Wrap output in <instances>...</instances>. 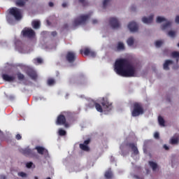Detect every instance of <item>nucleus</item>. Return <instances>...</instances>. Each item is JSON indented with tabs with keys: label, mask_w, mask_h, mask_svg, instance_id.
Listing matches in <instances>:
<instances>
[{
	"label": "nucleus",
	"mask_w": 179,
	"mask_h": 179,
	"mask_svg": "<svg viewBox=\"0 0 179 179\" xmlns=\"http://www.w3.org/2000/svg\"><path fill=\"white\" fill-rule=\"evenodd\" d=\"M115 71L120 76L132 78L136 73V68L128 59H120L115 63Z\"/></svg>",
	"instance_id": "nucleus-1"
},
{
	"label": "nucleus",
	"mask_w": 179,
	"mask_h": 179,
	"mask_svg": "<svg viewBox=\"0 0 179 179\" xmlns=\"http://www.w3.org/2000/svg\"><path fill=\"white\" fill-rule=\"evenodd\" d=\"M94 106L96 111H98L99 113H103V109L104 110V111H111V110H113V105L110 103L108 101H106L104 99L101 102V105L98 103H95Z\"/></svg>",
	"instance_id": "nucleus-2"
},
{
	"label": "nucleus",
	"mask_w": 179,
	"mask_h": 179,
	"mask_svg": "<svg viewBox=\"0 0 179 179\" xmlns=\"http://www.w3.org/2000/svg\"><path fill=\"white\" fill-rule=\"evenodd\" d=\"M143 107L142 104L136 102L133 104V110L131 111L132 117H139V115H142L143 114Z\"/></svg>",
	"instance_id": "nucleus-3"
},
{
	"label": "nucleus",
	"mask_w": 179,
	"mask_h": 179,
	"mask_svg": "<svg viewBox=\"0 0 179 179\" xmlns=\"http://www.w3.org/2000/svg\"><path fill=\"white\" fill-rule=\"evenodd\" d=\"M8 13L11 16H13L16 20H20V19H22V11L16 7L10 8Z\"/></svg>",
	"instance_id": "nucleus-4"
},
{
	"label": "nucleus",
	"mask_w": 179,
	"mask_h": 179,
	"mask_svg": "<svg viewBox=\"0 0 179 179\" xmlns=\"http://www.w3.org/2000/svg\"><path fill=\"white\" fill-rule=\"evenodd\" d=\"M89 17H90L89 15H81L74 20L73 25L80 26V24H85Z\"/></svg>",
	"instance_id": "nucleus-5"
},
{
	"label": "nucleus",
	"mask_w": 179,
	"mask_h": 179,
	"mask_svg": "<svg viewBox=\"0 0 179 179\" xmlns=\"http://www.w3.org/2000/svg\"><path fill=\"white\" fill-rule=\"evenodd\" d=\"M21 34L22 37H27V38H33L36 36V32L31 28L25 27L22 31Z\"/></svg>",
	"instance_id": "nucleus-6"
},
{
	"label": "nucleus",
	"mask_w": 179,
	"mask_h": 179,
	"mask_svg": "<svg viewBox=\"0 0 179 179\" xmlns=\"http://www.w3.org/2000/svg\"><path fill=\"white\" fill-rule=\"evenodd\" d=\"M162 22H166L162 25L161 27L162 30H167V29H170V27H171V22L167 21V20H166V18L163 17H157V23H162Z\"/></svg>",
	"instance_id": "nucleus-7"
},
{
	"label": "nucleus",
	"mask_w": 179,
	"mask_h": 179,
	"mask_svg": "<svg viewBox=\"0 0 179 179\" xmlns=\"http://www.w3.org/2000/svg\"><path fill=\"white\" fill-rule=\"evenodd\" d=\"M57 125H64L66 128H68V123H66V117L64 115H59L56 121Z\"/></svg>",
	"instance_id": "nucleus-8"
},
{
	"label": "nucleus",
	"mask_w": 179,
	"mask_h": 179,
	"mask_svg": "<svg viewBox=\"0 0 179 179\" xmlns=\"http://www.w3.org/2000/svg\"><path fill=\"white\" fill-rule=\"evenodd\" d=\"M66 59L69 64H73L76 61V53L74 52H68L66 55Z\"/></svg>",
	"instance_id": "nucleus-9"
},
{
	"label": "nucleus",
	"mask_w": 179,
	"mask_h": 179,
	"mask_svg": "<svg viewBox=\"0 0 179 179\" xmlns=\"http://www.w3.org/2000/svg\"><path fill=\"white\" fill-rule=\"evenodd\" d=\"M26 73L28 76H29V78H31V79H32V80H37V73L36 72V71H34V69L31 68H28L27 69Z\"/></svg>",
	"instance_id": "nucleus-10"
},
{
	"label": "nucleus",
	"mask_w": 179,
	"mask_h": 179,
	"mask_svg": "<svg viewBox=\"0 0 179 179\" xmlns=\"http://www.w3.org/2000/svg\"><path fill=\"white\" fill-rule=\"evenodd\" d=\"M109 24L111 26L112 29H118L120 27V22L118 19L115 17L110 18Z\"/></svg>",
	"instance_id": "nucleus-11"
},
{
	"label": "nucleus",
	"mask_w": 179,
	"mask_h": 179,
	"mask_svg": "<svg viewBox=\"0 0 179 179\" xmlns=\"http://www.w3.org/2000/svg\"><path fill=\"white\" fill-rule=\"evenodd\" d=\"M1 78L5 82H15L16 77L15 76H9L8 74L3 73L1 75Z\"/></svg>",
	"instance_id": "nucleus-12"
},
{
	"label": "nucleus",
	"mask_w": 179,
	"mask_h": 179,
	"mask_svg": "<svg viewBox=\"0 0 179 179\" xmlns=\"http://www.w3.org/2000/svg\"><path fill=\"white\" fill-rule=\"evenodd\" d=\"M128 29L132 33H134L135 31H138V24H136V22H131L128 24Z\"/></svg>",
	"instance_id": "nucleus-13"
},
{
	"label": "nucleus",
	"mask_w": 179,
	"mask_h": 179,
	"mask_svg": "<svg viewBox=\"0 0 179 179\" xmlns=\"http://www.w3.org/2000/svg\"><path fill=\"white\" fill-rule=\"evenodd\" d=\"M89 143H90V139L85 140L83 144H80V149L85 152H89L90 150V148L87 146Z\"/></svg>",
	"instance_id": "nucleus-14"
},
{
	"label": "nucleus",
	"mask_w": 179,
	"mask_h": 179,
	"mask_svg": "<svg viewBox=\"0 0 179 179\" xmlns=\"http://www.w3.org/2000/svg\"><path fill=\"white\" fill-rule=\"evenodd\" d=\"M127 146H129V148H131V149L134 155H135V156L139 155V150H138V147H136L135 143H129L127 144Z\"/></svg>",
	"instance_id": "nucleus-15"
},
{
	"label": "nucleus",
	"mask_w": 179,
	"mask_h": 179,
	"mask_svg": "<svg viewBox=\"0 0 179 179\" xmlns=\"http://www.w3.org/2000/svg\"><path fill=\"white\" fill-rule=\"evenodd\" d=\"M21 153L24 155V156H34V153L33 152V150L30 148H25L20 150Z\"/></svg>",
	"instance_id": "nucleus-16"
},
{
	"label": "nucleus",
	"mask_w": 179,
	"mask_h": 179,
	"mask_svg": "<svg viewBox=\"0 0 179 179\" xmlns=\"http://www.w3.org/2000/svg\"><path fill=\"white\" fill-rule=\"evenodd\" d=\"M84 55H85L86 56L92 57V58H95L96 57V53L94 52V51H92L89 48H85L84 50Z\"/></svg>",
	"instance_id": "nucleus-17"
},
{
	"label": "nucleus",
	"mask_w": 179,
	"mask_h": 179,
	"mask_svg": "<svg viewBox=\"0 0 179 179\" xmlns=\"http://www.w3.org/2000/svg\"><path fill=\"white\" fill-rule=\"evenodd\" d=\"M36 150H37L38 153L39 155H44V153L47 154L48 153V150H47L45 148L40 146H37L35 148Z\"/></svg>",
	"instance_id": "nucleus-18"
},
{
	"label": "nucleus",
	"mask_w": 179,
	"mask_h": 179,
	"mask_svg": "<svg viewBox=\"0 0 179 179\" xmlns=\"http://www.w3.org/2000/svg\"><path fill=\"white\" fill-rule=\"evenodd\" d=\"M153 16L150 15L149 17H144L142 18V21L143 23H145L146 24H149L153 22Z\"/></svg>",
	"instance_id": "nucleus-19"
},
{
	"label": "nucleus",
	"mask_w": 179,
	"mask_h": 179,
	"mask_svg": "<svg viewBox=\"0 0 179 179\" xmlns=\"http://www.w3.org/2000/svg\"><path fill=\"white\" fill-rule=\"evenodd\" d=\"M178 142H179V137H178V136H173L171 138V140L169 141V143L171 145H177V143H178Z\"/></svg>",
	"instance_id": "nucleus-20"
},
{
	"label": "nucleus",
	"mask_w": 179,
	"mask_h": 179,
	"mask_svg": "<svg viewBox=\"0 0 179 179\" xmlns=\"http://www.w3.org/2000/svg\"><path fill=\"white\" fill-rule=\"evenodd\" d=\"M172 64V60H166L165 63L164 64V69H165L166 71H169V65H171Z\"/></svg>",
	"instance_id": "nucleus-21"
},
{
	"label": "nucleus",
	"mask_w": 179,
	"mask_h": 179,
	"mask_svg": "<svg viewBox=\"0 0 179 179\" xmlns=\"http://www.w3.org/2000/svg\"><path fill=\"white\" fill-rule=\"evenodd\" d=\"M31 24L34 29H40V26H41L40 21L34 20L32 21Z\"/></svg>",
	"instance_id": "nucleus-22"
},
{
	"label": "nucleus",
	"mask_w": 179,
	"mask_h": 179,
	"mask_svg": "<svg viewBox=\"0 0 179 179\" xmlns=\"http://www.w3.org/2000/svg\"><path fill=\"white\" fill-rule=\"evenodd\" d=\"M17 78L18 80H20V81L24 80V79L26 78L24 77V74L22 73L20 71L17 72Z\"/></svg>",
	"instance_id": "nucleus-23"
},
{
	"label": "nucleus",
	"mask_w": 179,
	"mask_h": 179,
	"mask_svg": "<svg viewBox=\"0 0 179 179\" xmlns=\"http://www.w3.org/2000/svg\"><path fill=\"white\" fill-rule=\"evenodd\" d=\"M149 165L152 169L153 171H156V169H157V164H156V162L150 161L149 162Z\"/></svg>",
	"instance_id": "nucleus-24"
},
{
	"label": "nucleus",
	"mask_w": 179,
	"mask_h": 179,
	"mask_svg": "<svg viewBox=\"0 0 179 179\" xmlns=\"http://www.w3.org/2000/svg\"><path fill=\"white\" fill-rule=\"evenodd\" d=\"M105 177L106 178H108V179L113 178V172L110 170L106 171L105 173Z\"/></svg>",
	"instance_id": "nucleus-25"
},
{
	"label": "nucleus",
	"mask_w": 179,
	"mask_h": 179,
	"mask_svg": "<svg viewBox=\"0 0 179 179\" xmlns=\"http://www.w3.org/2000/svg\"><path fill=\"white\" fill-rule=\"evenodd\" d=\"M172 58H176V62H178L179 52L175 51L171 53Z\"/></svg>",
	"instance_id": "nucleus-26"
},
{
	"label": "nucleus",
	"mask_w": 179,
	"mask_h": 179,
	"mask_svg": "<svg viewBox=\"0 0 179 179\" xmlns=\"http://www.w3.org/2000/svg\"><path fill=\"white\" fill-rule=\"evenodd\" d=\"M127 43L128 44V45H129L130 47L131 45H134V43H135V40L134 39V37H130L127 39Z\"/></svg>",
	"instance_id": "nucleus-27"
},
{
	"label": "nucleus",
	"mask_w": 179,
	"mask_h": 179,
	"mask_svg": "<svg viewBox=\"0 0 179 179\" xmlns=\"http://www.w3.org/2000/svg\"><path fill=\"white\" fill-rule=\"evenodd\" d=\"M158 122L161 127H164V119L162 116L158 117Z\"/></svg>",
	"instance_id": "nucleus-28"
},
{
	"label": "nucleus",
	"mask_w": 179,
	"mask_h": 179,
	"mask_svg": "<svg viewBox=\"0 0 179 179\" xmlns=\"http://www.w3.org/2000/svg\"><path fill=\"white\" fill-rule=\"evenodd\" d=\"M118 51L121 50H125V46L124 45V43L119 42L117 47Z\"/></svg>",
	"instance_id": "nucleus-29"
},
{
	"label": "nucleus",
	"mask_w": 179,
	"mask_h": 179,
	"mask_svg": "<svg viewBox=\"0 0 179 179\" xmlns=\"http://www.w3.org/2000/svg\"><path fill=\"white\" fill-rule=\"evenodd\" d=\"M25 3H26V1H24L23 0H18L16 2L17 6H24Z\"/></svg>",
	"instance_id": "nucleus-30"
},
{
	"label": "nucleus",
	"mask_w": 179,
	"mask_h": 179,
	"mask_svg": "<svg viewBox=\"0 0 179 179\" xmlns=\"http://www.w3.org/2000/svg\"><path fill=\"white\" fill-rule=\"evenodd\" d=\"M55 84V80H54V78H49L48 80V86H52Z\"/></svg>",
	"instance_id": "nucleus-31"
},
{
	"label": "nucleus",
	"mask_w": 179,
	"mask_h": 179,
	"mask_svg": "<svg viewBox=\"0 0 179 179\" xmlns=\"http://www.w3.org/2000/svg\"><path fill=\"white\" fill-rule=\"evenodd\" d=\"M59 136H65V135H66V131H65L62 129H59Z\"/></svg>",
	"instance_id": "nucleus-32"
},
{
	"label": "nucleus",
	"mask_w": 179,
	"mask_h": 179,
	"mask_svg": "<svg viewBox=\"0 0 179 179\" xmlns=\"http://www.w3.org/2000/svg\"><path fill=\"white\" fill-rule=\"evenodd\" d=\"M34 63L37 65V64H43V59L41 58H36L34 59Z\"/></svg>",
	"instance_id": "nucleus-33"
},
{
	"label": "nucleus",
	"mask_w": 179,
	"mask_h": 179,
	"mask_svg": "<svg viewBox=\"0 0 179 179\" xmlns=\"http://www.w3.org/2000/svg\"><path fill=\"white\" fill-rule=\"evenodd\" d=\"M162 45H163L162 41H157L155 42V46L157 47V48H160V47H162Z\"/></svg>",
	"instance_id": "nucleus-34"
},
{
	"label": "nucleus",
	"mask_w": 179,
	"mask_h": 179,
	"mask_svg": "<svg viewBox=\"0 0 179 179\" xmlns=\"http://www.w3.org/2000/svg\"><path fill=\"white\" fill-rule=\"evenodd\" d=\"M111 0H103V9H106V8H107V5L108 4V2H110Z\"/></svg>",
	"instance_id": "nucleus-35"
},
{
	"label": "nucleus",
	"mask_w": 179,
	"mask_h": 179,
	"mask_svg": "<svg viewBox=\"0 0 179 179\" xmlns=\"http://www.w3.org/2000/svg\"><path fill=\"white\" fill-rule=\"evenodd\" d=\"M80 3H82L83 6H87L89 5V3L86 0H78Z\"/></svg>",
	"instance_id": "nucleus-36"
},
{
	"label": "nucleus",
	"mask_w": 179,
	"mask_h": 179,
	"mask_svg": "<svg viewBox=\"0 0 179 179\" xmlns=\"http://www.w3.org/2000/svg\"><path fill=\"white\" fill-rule=\"evenodd\" d=\"M168 36H169V37H176V31H169L168 32Z\"/></svg>",
	"instance_id": "nucleus-37"
},
{
	"label": "nucleus",
	"mask_w": 179,
	"mask_h": 179,
	"mask_svg": "<svg viewBox=\"0 0 179 179\" xmlns=\"http://www.w3.org/2000/svg\"><path fill=\"white\" fill-rule=\"evenodd\" d=\"M32 166H33V162H27L26 164V166L27 167V169H31Z\"/></svg>",
	"instance_id": "nucleus-38"
},
{
	"label": "nucleus",
	"mask_w": 179,
	"mask_h": 179,
	"mask_svg": "<svg viewBox=\"0 0 179 179\" xmlns=\"http://www.w3.org/2000/svg\"><path fill=\"white\" fill-rule=\"evenodd\" d=\"M18 176H20V177H23V178H24V177H27V174H26V173H24V172H20V173H18Z\"/></svg>",
	"instance_id": "nucleus-39"
},
{
	"label": "nucleus",
	"mask_w": 179,
	"mask_h": 179,
	"mask_svg": "<svg viewBox=\"0 0 179 179\" xmlns=\"http://www.w3.org/2000/svg\"><path fill=\"white\" fill-rule=\"evenodd\" d=\"M154 138H155V139H159V138H160V135L159 134L158 132L155 133Z\"/></svg>",
	"instance_id": "nucleus-40"
},
{
	"label": "nucleus",
	"mask_w": 179,
	"mask_h": 179,
	"mask_svg": "<svg viewBox=\"0 0 179 179\" xmlns=\"http://www.w3.org/2000/svg\"><path fill=\"white\" fill-rule=\"evenodd\" d=\"M15 138L17 141H20V139H22V136L20 134H17Z\"/></svg>",
	"instance_id": "nucleus-41"
},
{
	"label": "nucleus",
	"mask_w": 179,
	"mask_h": 179,
	"mask_svg": "<svg viewBox=\"0 0 179 179\" xmlns=\"http://www.w3.org/2000/svg\"><path fill=\"white\" fill-rule=\"evenodd\" d=\"M57 31H52L51 32V35L53 36V37H55L56 36H57Z\"/></svg>",
	"instance_id": "nucleus-42"
},
{
	"label": "nucleus",
	"mask_w": 179,
	"mask_h": 179,
	"mask_svg": "<svg viewBox=\"0 0 179 179\" xmlns=\"http://www.w3.org/2000/svg\"><path fill=\"white\" fill-rule=\"evenodd\" d=\"M175 22L176 23H179V15L176 16Z\"/></svg>",
	"instance_id": "nucleus-43"
},
{
	"label": "nucleus",
	"mask_w": 179,
	"mask_h": 179,
	"mask_svg": "<svg viewBox=\"0 0 179 179\" xmlns=\"http://www.w3.org/2000/svg\"><path fill=\"white\" fill-rule=\"evenodd\" d=\"M164 149H165V150H169L170 148L169 146H167V145H164Z\"/></svg>",
	"instance_id": "nucleus-44"
},
{
	"label": "nucleus",
	"mask_w": 179,
	"mask_h": 179,
	"mask_svg": "<svg viewBox=\"0 0 179 179\" xmlns=\"http://www.w3.org/2000/svg\"><path fill=\"white\" fill-rule=\"evenodd\" d=\"M49 6H50V8H52V6H54V3L52 2H49Z\"/></svg>",
	"instance_id": "nucleus-45"
},
{
	"label": "nucleus",
	"mask_w": 179,
	"mask_h": 179,
	"mask_svg": "<svg viewBox=\"0 0 179 179\" xmlns=\"http://www.w3.org/2000/svg\"><path fill=\"white\" fill-rule=\"evenodd\" d=\"M96 23H98L97 20H92V24H96Z\"/></svg>",
	"instance_id": "nucleus-46"
},
{
	"label": "nucleus",
	"mask_w": 179,
	"mask_h": 179,
	"mask_svg": "<svg viewBox=\"0 0 179 179\" xmlns=\"http://www.w3.org/2000/svg\"><path fill=\"white\" fill-rule=\"evenodd\" d=\"M66 6H67L66 3H62V7H63V8H66Z\"/></svg>",
	"instance_id": "nucleus-47"
},
{
	"label": "nucleus",
	"mask_w": 179,
	"mask_h": 179,
	"mask_svg": "<svg viewBox=\"0 0 179 179\" xmlns=\"http://www.w3.org/2000/svg\"><path fill=\"white\" fill-rule=\"evenodd\" d=\"M0 179H6V176H1Z\"/></svg>",
	"instance_id": "nucleus-48"
},
{
	"label": "nucleus",
	"mask_w": 179,
	"mask_h": 179,
	"mask_svg": "<svg viewBox=\"0 0 179 179\" xmlns=\"http://www.w3.org/2000/svg\"><path fill=\"white\" fill-rule=\"evenodd\" d=\"M64 29H68V24H64Z\"/></svg>",
	"instance_id": "nucleus-49"
},
{
	"label": "nucleus",
	"mask_w": 179,
	"mask_h": 179,
	"mask_svg": "<svg viewBox=\"0 0 179 179\" xmlns=\"http://www.w3.org/2000/svg\"><path fill=\"white\" fill-rule=\"evenodd\" d=\"M173 69H178V66H173Z\"/></svg>",
	"instance_id": "nucleus-50"
},
{
	"label": "nucleus",
	"mask_w": 179,
	"mask_h": 179,
	"mask_svg": "<svg viewBox=\"0 0 179 179\" xmlns=\"http://www.w3.org/2000/svg\"><path fill=\"white\" fill-rule=\"evenodd\" d=\"M131 10H135V8H134V7H131Z\"/></svg>",
	"instance_id": "nucleus-51"
},
{
	"label": "nucleus",
	"mask_w": 179,
	"mask_h": 179,
	"mask_svg": "<svg viewBox=\"0 0 179 179\" xmlns=\"http://www.w3.org/2000/svg\"><path fill=\"white\" fill-rule=\"evenodd\" d=\"M48 24H50V21L47 20Z\"/></svg>",
	"instance_id": "nucleus-52"
},
{
	"label": "nucleus",
	"mask_w": 179,
	"mask_h": 179,
	"mask_svg": "<svg viewBox=\"0 0 179 179\" xmlns=\"http://www.w3.org/2000/svg\"><path fill=\"white\" fill-rule=\"evenodd\" d=\"M80 54H83V50H80Z\"/></svg>",
	"instance_id": "nucleus-53"
},
{
	"label": "nucleus",
	"mask_w": 179,
	"mask_h": 179,
	"mask_svg": "<svg viewBox=\"0 0 179 179\" xmlns=\"http://www.w3.org/2000/svg\"><path fill=\"white\" fill-rule=\"evenodd\" d=\"M47 179H51V178H48Z\"/></svg>",
	"instance_id": "nucleus-54"
},
{
	"label": "nucleus",
	"mask_w": 179,
	"mask_h": 179,
	"mask_svg": "<svg viewBox=\"0 0 179 179\" xmlns=\"http://www.w3.org/2000/svg\"><path fill=\"white\" fill-rule=\"evenodd\" d=\"M25 1H28V0H25Z\"/></svg>",
	"instance_id": "nucleus-55"
}]
</instances>
